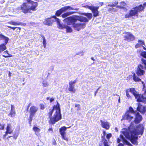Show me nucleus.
Here are the masks:
<instances>
[{
	"mask_svg": "<svg viewBox=\"0 0 146 146\" xmlns=\"http://www.w3.org/2000/svg\"><path fill=\"white\" fill-rule=\"evenodd\" d=\"M8 23L12 25H19L20 24L17 22H15L13 21H11L8 22Z\"/></svg>",
	"mask_w": 146,
	"mask_h": 146,
	"instance_id": "nucleus-33",
	"label": "nucleus"
},
{
	"mask_svg": "<svg viewBox=\"0 0 146 146\" xmlns=\"http://www.w3.org/2000/svg\"><path fill=\"white\" fill-rule=\"evenodd\" d=\"M145 68V66L141 64H140L137 68L136 73L138 76H142L145 73V71L143 69H144Z\"/></svg>",
	"mask_w": 146,
	"mask_h": 146,
	"instance_id": "nucleus-9",
	"label": "nucleus"
},
{
	"mask_svg": "<svg viewBox=\"0 0 146 146\" xmlns=\"http://www.w3.org/2000/svg\"><path fill=\"white\" fill-rule=\"evenodd\" d=\"M138 42L141 45V44L145 45V43L143 41L141 40H139L138 41Z\"/></svg>",
	"mask_w": 146,
	"mask_h": 146,
	"instance_id": "nucleus-41",
	"label": "nucleus"
},
{
	"mask_svg": "<svg viewBox=\"0 0 146 146\" xmlns=\"http://www.w3.org/2000/svg\"><path fill=\"white\" fill-rule=\"evenodd\" d=\"M44 108V106L43 105H41L40 106V108L41 109L43 110Z\"/></svg>",
	"mask_w": 146,
	"mask_h": 146,
	"instance_id": "nucleus-55",
	"label": "nucleus"
},
{
	"mask_svg": "<svg viewBox=\"0 0 146 146\" xmlns=\"http://www.w3.org/2000/svg\"><path fill=\"white\" fill-rule=\"evenodd\" d=\"M57 105L54 106L53 109L50 111L49 113L50 118L49 122L52 124L55 123L61 119L60 105L57 101Z\"/></svg>",
	"mask_w": 146,
	"mask_h": 146,
	"instance_id": "nucleus-3",
	"label": "nucleus"
},
{
	"mask_svg": "<svg viewBox=\"0 0 146 146\" xmlns=\"http://www.w3.org/2000/svg\"><path fill=\"white\" fill-rule=\"evenodd\" d=\"M82 14L86 16L89 20H90L92 17V14L91 13H85Z\"/></svg>",
	"mask_w": 146,
	"mask_h": 146,
	"instance_id": "nucleus-28",
	"label": "nucleus"
},
{
	"mask_svg": "<svg viewBox=\"0 0 146 146\" xmlns=\"http://www.w3.org/2000/svg\"><path fill=\"white\" fill-rule=\"evenodd\" d=\"M14 128L12 127L11 125L10 124H8L6 128V131L5 134L3 136V139H4L8 134H11L12 133Z\"/></svg>",
	"mask_w": 146,
	"mask_h": 146,
	"instance_id": "nucleus-7",
	"label": "nucleus"
},
{
	"mask_svg": "<svg viewBox=\"0 0 146 146\" xmlns=\"http://www.w3.org/2000/svg\"><path fill=\"white\" fill-rule=\"evenodd\" d=\"M43 44H46V41L45 39V37L43 36Z\"/></svg>",
	"mask_w": 146,
	"mask_h": 146,
	"instance_id": "nucleus-48",
	"label": "nucleus"
},
{
	"mask_svg": "<svg viewBox=\"0 0 146 146\" xmlns=\"http://www.w3.org/2000/svg\"><path fill=\"white\" fill-rule=\"evenodd\" d=\"M61 136L62 138L64 139L66 141H68V138L65 135H63Z\"/></svg>",
	"mask_w": 146,
	"mask_h": 146,
	"instance_id": "nucleus-39",
	"label": "nucleus"
},
{
	"mask_svg": "<svg viewBox=\"0 0 146 146\" xmlns=\"http://www.w3.org/2000/svg\"><path fill=\"white\" fill-rule=\"evenodd\" d=\"M76 82V80H74V81H70L69 83V85H72V86H74L73 84H75Z\"/></svg>",
	"mask_w": 146,
	"mask_h": 146,
	"instance_id": "nucleus-38",
	"label": "nucleus"
},
{
	"mask_svg": "<svg viewBox=\"0 0 146 146\" xmlns=\"http://www.w3.org/2000/svg\"><path fill=\"white\" fill-rule=\"evenodd\" d=\"M142 6L143 7L144 9L145 7H146V2L143 4V5H142Z\"/></svg>",
	"mask_w": 146,
	"mask_h": 146,
	"instance_id": "nucleus-59",
	"label": "nucleus"
},
{
	"mask_svg": "<svg viewBox=\"0 0 146 146\" xmlns=\"http://www.w3.org/2000/svg\"><path fill=\"white\" fill-rule=\"evenodd\" d=\"M42 84L43 86L44 87H47L49 85L48 83L46 81H43Z\"/></svg>",
	"mask_w": 146,
	"mask_h": 146,
	"instance_id": "nucleus-36",
	"label": "nucleus"
},
{
	"mask_svg": "<svg viewBox=\"0 0 146 146\" xmlns=\"http://www.w3.org/2000/svg\"><path fill=\"white\" fill-rule=\"evenodd\" d=\"M59 20H58V28L59 29H61L65 28L66 29V32L67 33H70L72 31V30L71 27L68 26V25H66L61 23H59Z\"/></svg>",
	"mask_w": 146,
	"mask_h": 146,
	"instance_id": "nucleus-8",
	"label": "nucleus"
},
{
	"mask_svg": "<svg viewBox=\"0 0 146 146\" xmlns=\"http://www.w3.org/2000/svg\"><path fill=\"white\" fill-rule=\"evenodd\" d=\"M43 46L44 48H45L46 46V44H43Z\"/></svg>",
	"mask_w": 146,
	"mask_h": 146,
	"instance_id": "nucleus-64",
	"label": "nucleus"
},
{
	"mask_svg": "<svg viewBox=\"0 0 146 146\" xmlns=\"http://www.w3.org/2000/svg\"><path fill=\"white\" fill-rule=\"evenodd\" d=\"M102 137L103 138L102 141L103 142L104 146H109L108 145V142L106 139L105 138H103V137Z\"/></svg>",
	"mask_w": 146,
	"mask_h": 146,
	"instance_id": "nucleus-30",
	"label": "nucleus"
},
{
	"mask_svg": "<svg viewBox=\"0 0 146 146\" xmlns=\"http://www.w3.org/2000/svg\"><path fill=\"white\" fill-rule=\"evenodd\" d=\"M71 127L70 126L68 127H66L65 126H63L60 128L59 129V132L60 134L61 135H65L66 134L65 131L67 128H69Z\"/></svg>",
	"mask_w": 146,
	"mask_h": 146,
	"instance_id": "nucleus-18",
	"label": "nucleus"
},
{
	"mask_svg": "<svg viewBox=\"0 0 146 146\" xmlns=\"http://www.w3.org/2000/svg\"><path fill=\"white\" fill-rule=\"evenodd\" d=\"M4 43L0 45V54L7 49L6 44L7 43H6V41Z\"/></svg>",
	"mask_w": 146,
	"mask_h": 146,
	"instance_id": "nucleus-19",
	"label": "nucleus"
},
{
	"mask_svg": "<svg viewBox=\"0 0 146 146\" xmlns=\"http://www.w3.org/2000/svg\"><path fill=\"white\" fill-rule=\"evenodd\" d=\"M118 146H123V145L122 143H119V145Z\"/></svg>",
	"mask_w": 146,
	"mask_h": 146,
	"instance_id": "nucleus-61",
	"label": "nucleus"
},
{
	"mask_svg": "<svg viewBox=\"0 0 146 146\" xmlns=\"http://www.w3.org/2000/svg\"><path fill=\"white\" fill-rule=\"evenodd\" d=\"M11 110H15L14 106L12 105H11Z\"/></svg>",
	"mask_w": 146,
	"mask_h": 146,
	"instance_id": "nucleus-51",
	"label": "nucleus"
},
{
	"mask_svg": "<svg viewBox=\"0 0 146 146\" xmlns=\"http://www.w3.org/2000/svg\"><path fill=\"white\" fill-rule=\"evenodd\" d=\"M142 84H143V89H144L145 87V84H144V82H142Z\"/></svg>",
	"mask_w": 146,
	"mask_h": 146,
	"instance_id": "nucleus-60",
	"label": "nucleus"
},
{
	"mask_svg": "<svg viewBox=\"0 0 146 146\" xmlns=\"http://www.w3.org/2000/svg\"><path fill=\"white\" fill-rule=\"evenodd\" d=\"M103 134L104 136H105L106 135V132L105 131H103Z\"/></svg>",
	"mask_w": 146,
	"mask_h": 146,
	"instance_id": "nucleus-63",
	"label": "nucleus"
},
{
	"mask_svg": "<svg viewBox=\"0 0 146 146\" xmlns=\"http://www.w3.org/2000/svg\"><path fill=\"white\" fill-rule=\"evenodd\" d=\"M0 40H3L6 41V43H7L9 40V38L7 37L0 34Z\"/></svg>",
	"mask_w": 146,
	"mask_h": 146,
	"instance_id": "nucleus-25",
	"label": "nucleus"
},
{
	"mask_svg": "<svg viewBox=\"0 0 146 146\" xmlns=\"http://www.w3.org/2000/svg\"><path fill=\"white\" fill-rule=\"evenodd\" d=\"M80 105L79 104H76L75 105V106L77 108V110H80Z\"/></svg>",
	"mask_w": 146,
	"mask_h": 146,
	"instance_id": "nucleus-45",
	"label": "nucleus"
},
{
	"mask_svg": "<svg viewBox=\"0 0 146 146\" xmlns=\"http://www.w3.org/2000/svg\"><path fill=\"white\" fill-rule=\"evenodd\" d=\"M99 7H94V6H92V8L96 10H98L99 9Z\"/></svg>",
	"mask_w": 146,
	"mask_h": 146,
	"instance_id": "nucleus-47",
	"label": "nucleus"
},
{
	"mask_svg": "<svg viewBox=\"0 0 146 146\" xmlns=\"http://www.w3.org/2000/svg\"><path fill=\"white\" fill-rule=\"evenodd\" d=\"M108 11L111 12H115V9L114 8H110Z\"/></svg>",
	"mask_w": 146,
	"mask_h": 146,
	"instance_id": "nucleus-42",
	"label": "nucleus"
},
{
	"mask_svg": "<svg viewBox=\"0 0 146 146\" xmlns=\"http://www.w3.org/2000/svg\"><path fill=\"white\" fill-rule=\"evenodd\" d=\"M31 5H29V8L30 9V12L31 10H32L33 11H35L36 8L38 4L36 2H34L30 0H26Z\"/></svg>",
	"mask_w": 146,
	"mask_h": 146,
	"instance_id": "nucleus-10",
	"label": "nucleus"
},
{
	"mask_svg": "<svg viewBox=\"0 0 146 146\" xmlns=\"http://www.w3.org/2000/svg\"><path fill=\"white\" fill-rule=\"evenodd\" d=\"M33 129L36 135L38 136L39 135L40 132V129L36 126H34L33 128Z\"/></svg>",
	"mask_w": 146,
	"mask_h": 146,
	"instance_id": "nucleus-21",
	"label": "nucleus"
},
{
	"mask_svg": "<svg viewBox=\"0 0 146 146\" xmlns=\"http://www.w3.org/2000/svg\"><path fill=\"white\" fill-rule=\"evenodd\" d=\"M116 8H123L122 5H117L116 7Z\"/></svg>",
	"mask_w": 146,
	"mask_h": 146,
	"instance_id": "nucleus-54",
	"label": "nucleus"
},
{
	"mask_svg": "<svg viewBox=\"0 0 146 146\" xmlns=\"http://www.w3.org/2000/svg\"><path fill=\"white\" fill-rule=\"evenodd\" d=\"M131 16L130 15V13H129V14L127 13V14H126L125 16V18H129V17H131Z\"/></svg>",
	"mask_w": 146,
	"mask_h": 146,
	"instance_id": "nucleus-44",
	"label": "nucleus"
},
{
	"mask_svg": "<svg viewBox=\"0 0 146 146\" xmlns=\"http://www.w3.org/2000/svg\"><path fill=\"white\" fill-rule=\"evenodd\" d=\"M133 78L134 81L135 82H139L141 80L140 79L136 76L135 73H134L133 74Z\"/></svg>",
	"mask_w": 146,
	"mask_h": 146,
	"instance_id": "nucleus-27",
	"label": "nucleus"
},
{
	"mask_svg": "<svg viewBox=\"0 0 146 146\" xmlns=\"http://www.w3.org/2000/svg\"><path fill=\"white\" fill-rule=\"evenodd\" d=\"M111 136L112 135L111 133H109L107 134L106 135L107 139L109 140V139L111 137Z\"/></svg>",
	"mask_w": 146,
	"mask_h": 146,
	"instance_id": "nucleus-43",
	"label": "nucleus"
},
{
	"mask_svg": "<svg viewBox=\"0 0 146 146\" xmlns=\"http://www.w3.org/2000/svg\"><path fill=\"white\" fill-rule=\"evenodd\" d=\"M63 8L64 9L65 12L68 10H76V11H78L79 9V8H73V7H71L70 6H64V7H63Z\"/></svg>",
	"mask_w": 146,
	"mask_h": 146,
	"instance_id": "nucleus-20",
	"label": "nucleus"
},
{
	"mask_svg": "<svg viewBox=\"0 0 146 146\" xmlns=\"http://www.w3.org/2000/svg\"><path fill=\"white\" fill-rule=\"evenodd\" d=\"M131 125H132V124H131ZM141 125L143 127V125H139L137 127L136 129H134L133 131L130 132V130H129L130 129V128L131 127V125L130 126V127H129V129H128L129 131V133H130V135L131 133V132H134V133H137V132H138L140 131V129L139 128L140 125ZM143 129H144V127H143Z\"/></svg>",
	"mask_w": 146,
	"mask_h": 146,
	"instance_id": "nucleus-22",
	"label": "nucleus"
},
{
	"mask_svg": "<svg viewBox=\"0 0 146 146\" xmlns=\"http://www.w3.org/2000/svg\"><path fill=\"white\" fill-rule=\"evenodd\" d=\"M21 9L23 12L25 13H27L28 12H30L29 6L27 7L25 3L23 4L21 6Z\"/></svg>",
	"mask_w": 146,
	"mask_h": 146,
	"instance_id": "nucleus-16",
	"label": "nucleus"
},
{
	"mask_svg": "<svg viewBox=\"0 0 146 146\" xmlns=\"http://www.w3.org/2000/svg\"><path fill=\"white\" fill-rule=\"evenodd\" d=\"M101 126L103 128L106 129H108L110 127V124L109 122L106 121L100 120V121Z\"/></svg>",
	"mask_w": 146,
	"mask_h": 146,
	"instance_id": "nucleus-12",
	"label": "nucleus"
},
{
	"mask_svg": "<svg viewBox=\"0 0 146 146\" xmlns=\"http://www.w3.org/2000/svg\"><path fill=\"white\" fill-rule=\"evenodd\" d=\"M141 45L139 44V43L138 44H137L135 46V47L136 48H138L139 47H140L141 46Z\"/></svg>",
	"mask_w": 146,
	"mask_h": 146,
	"instance_id": "nucleus-46",
	"label": "nucleus"
},
{
	"mask_svg": "<svg viewBox=\"0 0 146 146\" xmlns=\"http://www.w3.org/2000/svg\"><path fill=\"white\" fill-rule=\"evenodd\" d=\"M68 90L74 93L76 91L74 89V86H72L70 85H69Z\"/></svg>",
	"mask_w": 146,
	"mask_h": 146,
	"instance_id": "nucleus-29",
	"label": "nucleus"
},
{
	"mask_svg": "<svg viewBox=\"0 0 146 146\" xmlns=\"http://www.w3.org/2000/svg\"><path fill=\"white\" fill-rule=\"evenodd\" d=\"M120 5H122L123 8V6H124L125 5V4L124 2L122 1V2H121L120 3Z\"/></svg>",
	"mask_w": 146,
	"mask_h": 146,
	"instance_id": "nucleus-49",
	"label": "nucleus"
},
{
	"mask_svg": "<svg viewBox=\"0 0 146 146\" xmlns=\"http://www.w3.org/2000/svg\"><path fill=\"white\" fill-rule=\"evenodd\" d=\"M130 91L133 95L135 98L137 99V101L141 102L144 103H146V97H144L141 94H139L134 88H130Z\"/></svg>",
	"mask_w": 146,
	"mask_h": 146,
	"instance_id": "nucleus-4",
	"label": "nucleus"
},
{
	"mask_svg": "<svg viewBox=\"0 0 146 146\" xmlns=\"http://www.w3.org/2000/svg\"><path fill=\"white\" fill-rule=\"evenodd\" d=\"M137 110L142 113H144L146 112V106H143L142 105H139V103H137Z\"/></svg>",
	"mask_w": 146,
	"mask_h": 146,
	"instance_id": "nucleus-15",
	"label": "nucleus"
},
{
	"mask_svg": "<svg viewBox=\"0 0 146 146\" xmlns=\"http://www.w3.org/2000/svg\"><path fill=\"white\" fill-rule=\"evenodd\" d=\"M118 3V2L117 1H115L113 4L114 5V7H115Z\"/></svg>",
	"mask_w": 146,
	"mask_h": 146,
	"instance_id": "nucleus-50",
	"label": "nucleus"
},
{
	"mask_svg": "<svg viewBox=\"0 0 146 146\" xmlns=\"http://www.w3.org/2000/svg\"><path fill=\"white\" fill-rule=\"evenodd\" d=\"M108 6H109L111 7H114V5H113V4L112 5H108L106 6V7H107Z\"/></svg>",
	"mask_w": 146,
	"mask_h": 146,
	"instance_id": "nucleus-53",
	"label": "nucleus"
},
{
	"mask_svg": "<svg viewBox=\"0 0 146 146\" xmlns=\"http://www.w3.org/2000/svg\"><path fill=\"white\" fill-rule=\"evenodd\" d=\"M7 27L9 28H10L12 29L13 30H15V28H17V27H11V26H7Z\"/></svg>",
	"mask_w": 146,
	"mask_h": 146,
	"instance_id": "nucleus-52",
	"label": "nucleus"
},
{
	"mask_svg": "<svg viewBox=\"0 0 146 146\" xmlns=\"http://www.w3.org/2000/svg\"><path fill=\"white\" fill-rule=\"evenodd\" d=\"M38 110V108L35 106H31L30 108V115L29 116V122L32 121L33 117Z\"/></svg>",
	"mask_w": 146,
	"mask_h": 146,
	"instance_id": "nucleus-6",
	"label": "nucleus"
},
{
	"mask_svg": "<svg viewBox=\"0 0 146 146\" xmlns=\"http://www.w3.org/2000/svg\"><path fill=\"white\" fill-rule=\"evenodd\" d=\"M140 130L137 133H134V132L131 133L130 135L129 133V131L126 129H122L121 133L120 135V139L118 138L117 139V143H119L121 139V141L124 144H125L129 146H132V145L126 139L130 140L131 143L134 144H137V140L138 139L137 135L139 134L142 135L143 133V127L142 125H140L139 127Z\"/></svg>",
	"mask_w": 146,
	"mask_h": 146,
	"instance_id": "nucleus-2",
	"label": "nucleus"
},
{
	"mask_svg": "<svg viewBox=\"0 0 146 146\" xmlns=\"http://www.w3.org/2000/svg\"><path fill=\"white\" fill-rule=\"evenodd\" d=\"M54 100V99L53 98H50V102H52Z\"/></svg>",
	"mask_w": 146,
	"mask_h": 146,
	"instance_id": "nucleus-56",
	"label": "nucleus"
},
{
	"mask_svg": "<svg viewBox=\"0 0 146 146\" xmlns=\"http://www.w3.org/2000/svg\"><path fill=\"white\" fill-rule=\"evenodd\" d=\"M52 17L55 19V21L57 23V27H58V20H59V23H60L61 21L60 20V19H59L58 18H57L55 16H52Z\"/></svg>",
	"mask_w": 146,
	"mask_h": 146,
	"instance_id": "nucleus-34",
	"label": "nucleus"
},
{
	"mask_svg": "<svg viewBox=\"0 0 146 146\" xmlns=\"http://www.w3.org/2000/svg\"><path fill=\"white\" fill-rule=\"evenodd\" d=\"M103 4V2H100L99 3L98 5H100V6H102Z\"/></svg>",
	"mask_w": 146,
	"mask_h": 146,
	"instance_id": "nucleus-58",
	"label": "nucleus"
},
{
	"mask_svg": "<svg viewBox=\"0 0 146 146\" xmlns=\"http://www.w3.org/2000/svg\"><path fill=\"white\" fill-rule=\"evenodd\" d=\"M4 125H3L1 126V127H0V130H3L4 129Z\"/></svg>",
	"mask_w": 146,
	"mask_h": 146,
	"instance_id": "nucleus-57",
	"label": "nucleus"
},
{
	"mask_svg": "<svg viewBox=\"0 0 146 146\" xmlns=\"http://www.w3.org/2000/svg\"><path fill=\"white\" fill-rule=\"evenodd\" d=\"M91 10L94 17H96L99 15V11L98 10H96L93 8H92Z\"/></svg>",
	"mask_w": 146,
	"mask_h": 146,
	"instance_id": "nucleus-26",
	"label": "nucleus"
},
{
	"mask_svg": "<svg viewBox=\"0 0 146 146\" xmlns=\"http://www.w3.org/2000/svg\"><path fill=\"white\" fill-rule=\"evenodd\" d=\"M82 7H85L86 8L88 9H90V10H91L92 8V6H89L87 5H86L85 6H83Z\"/></svg>",
	"mask_w": 146,
	"mask_h": 146,
	"instance_id": "nucleus-40",
	"label": "nucleus"
},
{
	"mask_svg": "<svg viewBox=\"0 0 146 146\" xmlns=\"http://www.w3.org/2000/svg\"><path fill=\"white\" fill-rule=\"evenodd\" d=\"M137 52L142 56L146 58V52L138 50Z\"/></svg>",
	"mask_w": 146,
	"mask_h": 146,
	"instance_id": "nucleus-23",
	"label": "nucleus"
},
{
	"mask_svg": "<svg viewBox=\"0 0 146 146\" xmlns=\"http://www.w3.org/2000/svg\"><path fill=\"white\" fill-rule=\"evenodd\" d=\"M137 111H134L133 108L131 107H130L129 109V111L128 112L135 114V112Z\"/></svg>",
	"mask_w": 146,
	"mask_h": 146,
	"instance_id": "nucleus-37",
	"label": "nucleus"
},
{
	"mask_svg": "<svg viewBox=\"0 0 146 146\" xmlns=\"http://www.w3.org/2000/svg\"><path fill=\"white\" fill-rule=\"evenodd\" d=\"M98 91H96L95 92V94H94V95H95V96L96 95V94H97V93L98 92Z\"/></svg>",
	"mask_w": 146,
	"mask_h": 146,
	"instance_id": "nucleus-62",
	"label": "nucleus"
},
{
	"mask_svg": "<svg viewBox=\"0 0 146 146\" xmlns=\"http://www.w3.org/2000/svg\"><path fill=\"white\" fill-rule=\"evenodd\" d=\"M134 115L135 116L134 121L135 123H138L142 120V117L137 112H135Z\"/></svg>",
	"mask_w": 146,
	"mask_h": 146,
	"instance_id": "nucleus-14",
	"label": "nucleus"
},
{
	"mask_svg": "<svg viewBox=\"0 0 146 146\" xmlns=\"http://www.w3.org/2000/svg\"><path fill=\"white\" fill-rule=\"evenodd\" d=\"M74 13L73 12L70 11L66 12L62 14L61 17L63 18H65L63 20L64 22L66 23L68 25H72L75 30L80 31L81 29H83L85 27V24L76 23L77 21L80 22H88V20L86 17L82 16L74 15L67 17Z\"/></svg>",
	"mask_w": 146,
	"mask_h": 146,
	"instance_id": "nucleus-1",
	"label": "nucleus"
},
{
	"mask_svg": "<svg viewBox=\"0 0 146 146\" xmlns=\"http://www.w3.org/2000/svg\"><path fill=\"white\" fill-rule=\"evenodd\" d=\"M144 7L142 6V5H141L138 7H135L133 9L131 10L130 11L131 15V16L136 15L138 16V13L143 11Z\"/></svg>",
	"mask_w": 146,
	"mask_h": 146,
	"instance_id": "nucleus-5",
	"label": "nucleus"
},
{
	"mask_svg": "<svg viewBox=\"0 0 146 146\" xmlns=\"http://www.w3.org/2000/svg\"><path fill=\"white\" fill-rule=\"evenodd\" d=\"M133 117L131 115V113L129 112H127L122 117V118L121 121L123 119H126L129 121H131L132 119H133Z\"/></svg>",
	"mask_w": 146,
	"mask_h": 146,
	"instance_id": "nucleus-13",
	"label": "nucleus"
},
{
	"mask_svg": "<svg viewBox=\"0 0 146 146\" xmlns=\"http://www.w3.org/2000/svg\"><path fill=\"white\" fill-rule=\"evenodd\" d=\"M54 21L51 18H48L45 19L43 23L45 25H50L52 24Z\"/></svg>",
	"mask_w": 146,
	"mask_h": 146,
	"instance_id": "nucleus-17",
	"label": "nucleus"
},
{
	"mask_svg": "<svg viewBox=\"0 0 146 146\" xmlns=\"http://www.w3.org/2000/svg\"><path fill=\"white\" fill-rule=\"evenodd\" d=\"M4 53H6V54H7V55H3V56L4 57H5V58H7V57H11L12 56V55H10L8 53V51L7 50L5 51L4 52Z\"/></svg>",
	"mask_w": 146,
	"mask_h": 146,
	"instance_id": "nucleus-35",
	"label": "nucleus"
},
{
	"mask_svg": "<svg viewBox=\"0 0 146 146\" xmlns=\"http://www.w3.org/2000/svg\"><path fill=\"white\" fill-rule=\"evenodd\" d=\"M134 36L130 32L126 33L124 36V39L128 41H133L134 40Z\"/></svg>",
	"mask_w": 146,
	"mask_h": 146,
	"instance_id": "nucleus-11",
	"label": "nucleus"
},
{
	"mask_svg": "<svg viewBox=\"0 0 146 146\" xmlns=\"http://www.w3.org/2000/svg\"><path fill=\"white\" fill-rule=\"evenodd\" d=\"M65 12L63 7L57 10L55 13V15L57 16H59L63 12Z\"/></svg>",
	"mask_w": 146,
	"mask_h": 146,
	"instance_id": "nucleus-24",
	"label": "nucleus"
},
{
	"mask_svg": "<svg viewBox=\"0 0 146 146\" xmlns=\"http://www.w3.org/2000/svg\"><path fill=\"white\" fill-rule=\"evenodd\" d=\"M130 88L129 89H127L125 90L126 93V96L129 99H131V97L130 95H129V92L130 91Z\"/></svg>",
	"mask_w": 146,
	"mask_h": 146,
	"instance_id": "nucleus-32",
	"label": "nucleus"
},
{
	"mask_svg": "<svg viewBox=\"0 0 146 146\" xmlns=\"http://www.w3.org/2000/svg\"><path fill=\"white\" fill-rule=\"evenodd\" d=\"M9 116H11V117H14L15 115V110H11V112L8 114Z\"/></svg>",
	"mask_w": 146,
	"mask_h": 146,
	"instance_id": "nucleus-31",
	"label": "nucleus"
}]
</instances>
